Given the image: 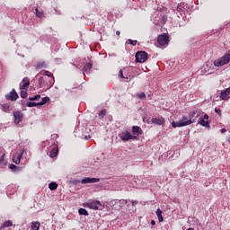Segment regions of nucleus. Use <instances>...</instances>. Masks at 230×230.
Segmentation results:
<instances>
[{"label":"nucleus","instance_id":"nucleus-23","mask_svg":"<svg viewBox=\"0 0 230 230\" xmlns=\"http://www.w3.org/2000/svg\"><path fill=\"white\" fill-rule=\"evenodd\" d=\"M78 213L84 217H89V212L85 208H79Z\"/></svg>","mask_w":230,"mask_h":230},{"label":"nucleus","instance_id":"nucleus-35","mask_svg":"<svg viewBox=\"0 0 230 230\" xmlns=\"http://www.w3.org/2000/svg\"><path fill=\"white\" fill-rule=\"evenodd\" d=\"M9 168H10L11 170H13V172H15V170H17V166H16L15 164H10V165H9Z\"/></svg>","mask_w":230,"mask_h":230},{"label":"nucleus","instance_id":"nucleus-12","mask_svg":"<svg viewBox=\"0 0 230 230\" xmlns=\"http://www.w3.org/2000/svg\"><path fill=\"white\" fill-rule=\"evenodd\" d=\"M213 63L211 62H207L206 65L204 66V71L205 73H208V75H211L213 71H215V68H213Z\"/></svg>","mask_w":230,"mask_h":230},{"label":"nucleus","instance_id":"nucleus-7","mask_svg":"<svg viewBox=\"0 0 230 230\" xmlns=\"http://www.w3.org/2000/svg\"><path fill=\"white\" fill-rule=\"evenodd\" d=\"M209 119V115L205 114L203 117L199 118V125H201V127H206L207 128H210L211 126L209 125V122L208 121Z\"/></svg>","mask_w":230,"mask_h":230},{"label":"nucleus","instance_id":"nucleus-4","mask_svg":"<svg viewBox=\"0 0 230 230\" xmlns=\"http://www.w3.org/2000/svg\"><path fill=\"white\" fill-rule=\"evenodd\" d=\"M119 137L121 138V141L127 143V141H130V139H136V136H132L130 132L128 130H123L118 135Z\"/></svg>","mask_w":230,"mask_h":230},{"label":"nucleus","instance_id":"nucleus-8","mask_svg":"<svg viewBox=\"0 0 230 230\" xmlns=\"http://www.w3.org/2000/svg\"><path fill=\"white\" fill-rule=\"evenodd\" d=\"M17 98H19V94H17L15 89H13L9 93L5 95V99L9 102H15Z\"/></svg>","mask_w":230,"mask_h":230},{"label":"nucleus","instance_id":"nucleus-30","mask_svg":"<svg viewBox=\"0 0 230 230\" xmlns=\"http://www.w3.org/2000/svg\"><path fill=\"white\" fill-rule=\"evenodd\" d=\"M127 44H130L131 46H136V44H137V40L129 39L127 40Z\"/></svg>","mask_w":230,"mask_h":230},{"label":"nucleus","instance_id":"nucleus-15","mask_svg":"<svg viewBox=\"0 0 230 230\" xmlns=\"http://www.w3.org/2000/svg\"><path fill=\"white\" fill-rule=\"evenodd\" d=\"M152 123H154L155 125H163L164 123V118L161 117V118H153L151 119Z\"/></svg>","mask_w":230,"mask_h":230},{"label":"nucleus","instance_id":"nucleus-43","mask_svg":"<svg viewBox=\"0 0 230 230\" xmlns=\"http://www.w3.org/2000/svg\"><path fill=\"white\" fill-rule=\"evenodd\" d=\"M84 139H86V140L91 139V136H85Z\"/></svg>","mask_w":230,"mask_h":230},{"label":"nucleus","instance_id":"nucleus-29","mask_svg":"<svg viewBox=\"0 0 230 230\" xmlns=\"http://www.w3.org/2000/svg\"><path fill=\"white\" fill-rule=\"evenodd\" d=\"M39 102H27V107H39Z\"/></svg>","mask_w":230,"mask_h":230},{"label":"nucleus","instance_id":"nucleus-22","mask_svg":"<svg viewBox=\"0 0 230 230\" xmlns=\"http://www.w3.org/2000/svg\"><path fill=\"white\" fill-rule=\"evenodd\" d=\"M57 155H58V147H54L52 148V150L50 151V157H57Z\"/></svg>","mask_w":230,"mask_h":230},{"label":"nucleus","instance_id":"nucleus-14","mask_svg":"<svg viewBox=\"0 0 230 230\" xmlns=\"http://www.w3.org/2000/svg\"><path fill=\"white\" fill-rule=\"evenodd\" d=\"M141 132H143L141 128H139L137 126L132 127V134H133V136H136V138L137 137V136H140Z\"/></svg>","mask_w":230,"mask_h":230},{"label":"nucleus","instance_id":"nucleus-6","mask_svg":"<svg viewBox=\"0 0 230 230\" xmlns=\"http://www.w3.org/2000/svg\"><path fill=\"white\" fill-rule=\"evenodd\" d=\"M157 42H158V44H160V46H166V44H168V42H170V37H168V34H166V33L159 35Z\"/></svg>","mask_w":230,"mask_h":230},{"label":"nucleus","instance_id":"nucleus-39","mask_svg":"<svg viewBox=\"0 0 230 230\" xmlns=\"http://www.w3.org/2000/svg\"><path fill=\"white\" fill-rule=\"evenodd\" d=\"M215 112H216L217 114H220L221 111H220L219 108H215Z\"/></svg>","mask_w":230,"mask_h":230},{"label":"nucleus","instance_id":"nucleus-9","mask_svg":"<svg viewBox=\"0 0 230 230\" xmlns=\"http://www.w3.org/2000/svg\"><path fill=\"white\" fill-rule=\"evenodd\" d=\"M199 116H200V111L199 110L190 111L189 113V119H190L191 123H195V121H197Z\"/></svg>","mask_w":230,"mask_h":230},{"label":"nucleus","instance_id":"nucleus-33","mask_svg":"<svg viewBox=\"0 0 230 230\" xmlns=\"http://www.w3.org/2000/svg\"><path fill=\"white\" fill-rule=\"evenodd\" d=\"M42 67H46V63H38L37 64V69H42Z\"/></svg>","mask_w":230,"mask_h":230},{"label":"nucleus","instance_id":"nucleus-11","mask_svg":"<svg viewBox=\"0 0 230 230\" xmlns=\"http://www.w3.org/2000/svg\"><path fill=\"white\" fill-rule=\"evenodd\" d=\"M29 87H30V79L28 77H25L20 83V89L26 91Z\"/></svg>","mask_w":230,"mask_h":230},{"label":"nucleus","instance_id":"nucleus-44","mask_svg":"<svg viewBox=\"0 0 230 230\" xmlns=\"http://www.w3.org/2000/svg\"><path fill=\"white\" fill-rule=\"evenodd\" d=\"M116 35L119 36V35H121V32L119 31H117Z\"/></svg>","mask_w":230,"mask_h":230},{"label":"nucleus","instance_id":"nucleus-21","mask_svg":"<svg viewBox=\"0 0 230 230\" xmlns=\"http://www.w3.org/2000/svg\"><path fill=\"white\" fill-rule=\"evenodd\" d=\"M49 188L50 191H55V190H57V188H58V184L57 182H50L49 184Z\"/></svg>","mask_w":230,"mask_h":230},{"label":"nucleus","instance_id":"nucleus-2","mask_svg":"<svg viewBox=\"0 0 230 230\" xmlns=\"http://www.w3.org/2000/svg\"><path fill=\"white\" fill-rule=\"evenodd\" d=\"M191 123L190 117L183 116L178 122L172 121V128H177V127H188V125H191Z\"/></svg>","mask_w":230,"mask_h":230},{"label":"nucleus","instance_id":"nucleus-32","mask_svg":"<svg viewBox=\"0 0 230 230\" xmlns=\"http://www.w3.org/2000/svg\"><path fill=\"white\" fill-rule=\"evenodd\" d=\"M137 98H139L140 100H145L146 98V95L145 94V93H140L137 95Z\"/></svg>","mask_w":230,"mask_h":230},{"label":"nucleus","instance_id":"nucleus-26","mask_svg":"<svg viewBox=\"0 0 230 230\" xmlns=\"http://www.w3.org/2000/svg\"><path fill=\"white\" fill-rule=\"evenodd\" d=\"M45 76H49V78H51L53 80V82H55V77H53V74L49 71H45L44 74Z\"/></svg>","mask_w":230,"mask_h":230},{"label":"nucleus","instance_id":"nucleus-36","mask_svg":"<svg viewBox=\"0 0 230 230\" xmlns=\"http://www.w3.org/2000/svg\"><path fill=\"white\" fill-rule=\"evenodd\" d=\"M167 21H168V16L166 15L163 16V24H165Z\"/></svg>","mask_w":230,"mask_h":230},{"label":"nucleus","instance_id":"nucleus-38","mask_svg":"<svg viewBox=\"0 0 230 230\" xmlns=\"http://www.w3.org/2000/svg\"><path fill=\"white\" fill-rule=\"evenodd\" d=\"M119 76L120 78H125V76L123 75V70H119Z\"/></svg>","mask_w":230,"mask_h":230},{"label":"nucleus","instance_id":"nucleus-42","mask_svg":"<svg viewBox=\"0 0 230 230\" xmlns=\"http://www.w3.org/2000/svg\"><path fill=\"white\" fill-rule=\"evenodd\" d=\"M181 4L178 5V7H177L178 12L181 11Z\"/></svg>","mask_w":230,"mask_h":230},{"label":"nucleus","instance_id":"nucleus-5","mask_svg":"<svg viewBox=\"0 0 230 230\" xmlns=\"http://www.w3.org/2000/svg\"><path fill=\"white\" fill-rule=\"evenodd\" d=\"M100 207H102L100 200L89 201L84 204V208H89V209H94L95 211L100 209Z\"/></svg>","mask_w":230,"mask_h":230},{"label":"nucleus","instance_id":"nucleus-31","mask_svg":"<svg viewBox=\"0 0 230 230\" xmlns=\"http://www.w3.org/2000/svg\"><path fill=\"white\" fill-rule=\"evenodd\" d=\"M105 114H107V110H102V111L99 113V118H100V119H103V117L105 116Z\"/></svg>","mask_w":230,"mask_h":230},{"label":"nucleus","instance_id":"nucleus-16","mask_svg":"<svg viewBox=\"0 0 230 230\" xmlns=\"http://www.w3.org/2000/svg\"><path fill=\"white\" fill-rule=\"evenodd\" d=\"M22 157V154H18V155L13 156V162L15 163V164H19V163H21Z\"/></svg>","mask_w":230,"mask_h":230},{"label":"nucleus","instance_id":"nucleus-1","mask_svg":"<svg viewBox=\"0 0 230 230\" xmlns=\"http://www.w3.org/2000/svg\"><path fill=\"white\" fill-rule=\"evenodd\" d=\"M229 62H230V49L226 55L216 59L214 61V66L215 67H222V66H226V64H229Z\"/></svg>","mask_w":230,"mask_h":230},{"label":"nucleus","instance_id":"nucleus-24","mask_svg":"<svg viewBox=\"0 0 230 230\" xmlns=\"http://www.w3.org/2000/svg\"><path fill=\"white\" fill-rule=\"evenodd\" d=\"M49 102V97L41 98V102H39V105H46Z\"/></svg>","mask_w":230,"mask_h":230},{"label":"nucleus","instance_id":"nucleus-45","mask_svg":"<svg viewBox=\"0 0 230 230\" xmlns=\"http://www.w3.org/2000/svg\"><path fill=\"white\" fill-rule=\"evenodd\" d=\"M136 204H137V200L132 201V206H136Z\"/></svg>","mask_w":230,"mask_h":230},{"label":"nucleus","instance_id":"nucleus-3","mask_svg":"<svg viewBox=\"0 0 230 230\" xmlns=\"http://www.w3.org/2000/svg\"><path fill=\"white\" fill-rule=\"evenodd\" d=\"M135 57V62L139 64H144V62H146V60H148V54L145 51H137Z\"/></svg>","mask_w":230,"mask_h":230},{"label":"nucleus","instance_id":"nucleus-13","mask_svg":"<svg viewBox=\"0 0 230 230\" xmlns=\"http://www.w3.org/2000/svg\"><path fill=\"white\" fill-rule=\"evenodd\" d=\"M13 117H14V123H16V125H19V123H20L21 121H22V118H23L22 112H21V111H15V112L13 113Z\"/></svg>","mask_w":230,"mask_h":230},{"label":"nucleus","instance_id":"nucleus-41","mask_svg":"<svg viewBox=\"0 0 230 230\" xmlns=\"http://www.w3.org/2000/svg\"><path fill=\"white\" fill-rule=\"evenodd\" d=\"M220 132H221V134H226V132H227V129H226V128H221V129H220Z\"/></svg>","mask_w":230,"mask_h":230},{"label":"nucleus","instance_id":"nucleus-37","mask_svg":"<svg viewBox=\"0 0 230 230\" xmlns=\"http://www.w3.org/2000/svg\"><path fill=\"white\" fill-rule=\"evenodd\" d=\"M37 17H42V13H39V9H36Z\"/></svg>","mask_w":230,"mask_h":230},{"label":"nucleus","instance_id":"nucleus-25","mask_svg":"<svg viewBox=\"0 0 230 230\" xmlns=\"http://www.w3.org/2000/svg\"><path fill=\"white\" fill-rule=\"evenodd\" d=\"M30 102H38V100H40V95L37 94L32 97H29Z\"/></svg>","mask_w":230,"mask_h":230},{"label":"nucleus","instance_id":"nucleus-19","mask_svg":"<svg viewBox=\"0 0 230 230\" xmlns=\"http://www.w3.org/2000/svg\"><path fill=\"white\" fill-rule=\"evenodd\" d=\"M156 216L158 217V220L159 222H163L164 218H163V210H161V208H157L155 211Z\"/></svg>","mask_w":230,"mask_h":230},{"label":"nucleus","instance_id":"nucleus-28","mask_svg":"<svg viewBox=\"0 0 230 230\" xmlns=\"http://www.w3.org/2000/svg\"><path fill=\"white\" fill-rule=\"evenodd\" d=\"M21 98H28V92L26 90H22L20 93Z\"/></svg>","mask_w":230,"mask_h":230},{"label":"nucleus","instance_id":"nucleus-18","mask_svg":"<svg viewBox=\"0 0 230 230\" xmlns=\"http://www.w3.org/2000/svg\"><path fill=\"white\" fill-rule=\"evenodd\" d=\"M31 230H39V229H40V223H39L37 221L32 222L31 226Z\"/></svg>","mask_w":230,"mask_h":230},{"label":"nucleus","instance_id":"nucleus-17","mask_svg":"<svg viewBox=\"0 0 230 230\" xmlns=\"http://www.w3.org/2000/svg\"><path fill=\"white\" fill-rule=\"evenodd\" d=\"M93 67V64H91V63H87L84 66V68H83V73H84V75H85V73L87 74V73H89V71H91V68Z\"/></svg>","mask_w":230,"mask_h":230},{"label":"nucleus","instance_id":"nucleus-46","mask_svg":"<svg viewBox=\"0 0 230 230\" xmlns=\"http://www.w3.org/2000/svg\"><path fill=\"white\" fill-rule=\"evenodd\" d=\"M151 226H155V222L154 220L151 221Z\"/></svg>","mask_w":230,"mask_h":230},{"label":"nucleus","instance_id":"nucleus-34","mask_svg":"<svg viewBox=\"0 0 230 230\" xmlns=\"http://www.w3.org/2000/svg\"><path fill=\"white\" fill-rule=\"evenodd\" d=\"M0 164L6 165V161H4V155H3L0 158Z\"/></svg>","mask_w":230,"mask_h":230},{"label":"nucleus","instance_id":"nucleus-27","mask_svg":"<svg viewBox=\"0 0 230 230\" xmlns=\"http://www.w3.org/2000/svg\"><path fill=\"white\" fill-rule=\"evenodd\" d=\"M2 111H3L4 112H8V111H10V105H8V104H3V105H2Z\"/></svg>","mask_w":230,"mask_h":230},{"label":"nucleus","instance_id":"nucleus-20","mask_svg":"<svg viewBox=\"0 0 230 230\" xmlns=\"http://www.w3.org/2000/svg\"><path fill=\"white\" fill-rule=\"evenodd\" d=\"M12 226H13V223L11 220H7L0 226V230L4 229V227H12Z\"/></svg>","mask_w":230,"mask_h":230},{"label":"nucleus","instance_id":"nucleus-40","mask_svg":"<svg viewBox=\"0 0 230 230\" xmlns=\"http://www.w3.org/2000/svg\"><path fill=\"white\" fill-rule=\"evenodd\" d=\"M39 85H42V77H40L38 79Z\"/></svg>","mask_w":230,"mask_h":230},{"label":"nucleus","instance_id":"nucleus-10","mask_svg":"<svg viewBox=\"0 0 230 230\" xmlns=\"http://www.w3.org/2000/svg\"><path fill=\"white\" fill-rule=\"evenodd\" d=\"M96 182H100V178L85 177L84 179L81 180V184H94Z\"/></svg>","mask_w":230,"mask_h":230}]
</instances>
